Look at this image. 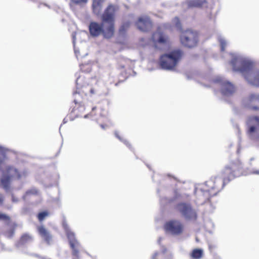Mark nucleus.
Listing matches in <instances>:
<instances>
[{
  "instance_id": "41",
  "label": "nucleus",
  "mask_w": 259,
  "mask_h": 259,
  "mask_svg": "<svg viewBox=\"0 0 259 259\" xmlns=\"http://www.w3.org/2000/svg\"><path fill=\"white\" fill-rule=\"evenodd\" d=\"M158 253L155 252L152 256V259H156V256L157 255Z\"/></svg>"
},
{
  "instance_id": "6",
  "label": "nucleus",
  "mask_w": 259,
  "mask_h": 259,
  "mask_svg": "<svg viewBox=\"0 0 259 259\" xmlns=\"http://www.w3.org/2000/svg\"><path fill=\"white\" fill-rule=\"evenodd\" d=\"M89 30L91 35L93 36H98L102 34L105 38H110L112 37L114 33L111 28L108 27V26L104 23L99 24L96 22H92L89 25Z\"/></svg>"
},
{
  "instance_id": "17",
  "label": "nucleus",
  "mask_w": 259,
  "mask_h": 259,
  "mask_svg": "<svg viewBox=\"0 0 259 259\" xmlns=\"http://www.w3.org/2000/svg\"><path fill=\"white\" fill-rule=\"evenodd\" d=\"M105 0H93L92 10L94 14L99 15L101 14Z\"/></svg>"
},
{
  "instance_id": "23",
  "label": "nucleus",
  "mask_w": 259,
  "mask_h": 259,
  "mask_svg": "<svg viewBox=\"0 0 259 259\" xmlns=\"http://www.w3.org/2000/svg\"><path fill=\"white\" fill-rule=\"evenodd\" d=\"M38 193L37 190L35 188H32L25 193V194L23 196L22 198L24 200H26L28 197L36 195Z\"/></svg>"
},
{
  "instance_id": "15",
  "label": "nucleus",
  "mask_w": 259,
  "mask_h": 259,
  "mask_svg": "<svg viewBox=\"0 0 259 259\" xmlns=\"http://www.w3.org/2000/svg\"><path fill=\"white\" fill-rule=\"evenodd\" d=\"M183 225L178 220H171L165 225V229L166 231L174 235H179L183 231Z\"/></svg>"
},
{
  "instance_id": "10",
  "label": "nucleus",
  "mask_w": 259,
  "mask_h": 259,
  "mask_svg": "<svg viewBox=\"0 0 259 259\" xmlns=\"http://www.w3.org/2000/svg\"><path fill=\"white\" fill-rule=\"evenodd\" d=\"M177 208L186 220L195 221L197 219V212L190 204L181 202L177 205Z\"/></svg>"
},
{
  "instance_id": "40",
  "label": "nucleus",
  "mask_w": 259,
  "mask_h": 259,
  "mask_svg": "<svg viewBox=\"0 0 259 259\" xmlns=\"http://www.w3.org/2000/svg\"><path fill=\"white\" fill-rule=\"evenodd\" d=\"M158 253L155 252L152 256V259H156V256L157 255Z\"/></svg>"
},
{
  "instance_id": "13",
  "label": "nucleus",
  "mask_w": 259,
  "mask_h": 259,
  "mask_svg": "<svg viewBox=\"0 0 259 259\" xmlns=\"http://www.w3.org/2000/svg\"><path fill=\"white\" fill-rule=\"evenodd\" d=\"M74 102L75 107L72 109V112L76 117H81L82 113L85 109L84 104L81 101L80 93L77 91L73 93Z\"/></svg>"
},
{
  "instance_id": "32",
  "label": "nucleus",
  "mask_w": 259,
  "mask_h": 259,
  "mask_svg": "<svg viewBox=\"0 0 259 259\" xmlns=\"http://www.w3.org/2000/svg\"><path fill=\"white\" fill-rule=\"evenodd\" d=\"M0 220L9 221L10 218L5 214L0 213Z\"/></svg>"
},
{
  "instance_id": "28",
  "label": "nucleus",
  "mask_w": 259,
  "mask_h": 259,
  "mask_svg": "<svg viewBox=\"0 0 259 259\" xmlns=\"http://www.w3.org/2000/svg\"><path fill=\"white\" fill-rule=\"evenodd\" d=\"M172 23L175 25L177 29L181 31L182 28L180 24V20L178 17H175L172 21Z\"/></svg>"
},
{
  "instance_id": "7",
  "label": "nucleus",
  "mask_w": 259,
  "mask_h": 259,
  "mask_svg": "<svg viewBox=\"0 0 259 259\" xmlns=\"http://www.w3.org/2000/svg\"><path fill=\"white\" fill-rule=\"evenodd\" d=\"M247 134L249 138L253 141L259 140V117L249 116L246 121Z\"/></svg>"
},
{
  "instance_id": "19",
  "label": "nucleus",
  "mask_w": 259,
  "mask_h": 259,
  "mask_svg": "<svg viewBox=\"0 0 259 259\" xmlns=\"http://www.w3.org/2000/svg\"><path fill=\"white\" fill-rule=\"evenodd\" d=\"M33 241L32 237L28 234H25L22 236L20 241L16 244L17 247H20L21 245H24L28 244Z\"/></svg>"
},
{
  "instance_id": "48",
  "label": "nucleus",
  "mask_w": 259,
  "mask_h": 259,
  "mask_svg": "<svg viewBox=\"0 0 259 259\" xmlns=\"http://www.w3.org/2000/svg\"><path fill=\"white\" fill-rule=\"evenodd\" d=\"M239 149L238 148L237 150V152H239Z\"/></svg>"
},
{
  "instance_id": "1",
  "label": "nucleus",
  "mask_w": 259,
  "mask_h": 259,
  "mask_svg": "<svg viewBox=\"0 0 259 259\" xmlns=\"http://www.w3.org/2000/svg\"><path fill=\"white\" fill-rule=\"evenodd\" d=\"M242 166L238 162L226 166L221 173V177L211 178L204 183L195 185V202L197 205H202L209 201L210 198L215 196L224 187L225 185L242 174Z\"/></svg>"
},
{
  "instance_id": "42",
  "label": "nucleus",
  "mask_w": 259,
  "mask_h": 259,
  "mask_svg": "<svg viewBox=\"0 0 259 259\" xmlns=\"http://www.w3.org/2000/svg\"><path fill=\"white\" fill-rule=\"evenodd\" d=\"M78 51L75 49L74 48V53L76 56V57H77V53H78Z\"/></svg>"
},
{
  "instance_id": "29",
  "label": "nucleus",
  "mask_w": 259,
  "mask_h": 259,
  "mask_svg": "<svg viewBox=\"0 0 259 259\" xmlns=\"http://www.w3.org/2000/svg\"><path fill=\"white\" fill-rule=\"evenodd\" d=\"M115 137L118 138L120 141L123 142L126 146L129 147V148H131V145L129 144V143L124 139H123L118 134L117 132H115Z\"/></svg>"
},
{
  "instance_id": "22",
  "label": "nucleus",
  "mask_w": 259,
  "mask_h": 259,
  "mask_svg": "<svg viewBox=\"0 0 259 259\" xmlns=\"http://www.w3.org/2000/svg\"><path fill=\"white\" fill-rule=\"evenodd\" d=\"M204 2L205 0H191L188 2V6L190 7H199Z\"/></svg>"
},
{
  "instance_id": "47",
  "label": "nucleus",
  "mask_w": 259,
  "mask_h": 259,
  "mask_svg": "<svg viewBox=\"0 0 259 259\" xmlns=\"http://www.w3.org/2000/svg\"><path fill=\"white\" fill-rule=\"evenodd\" d=\"M35 256L38 257V256L37 254H34Z\"/></svg>"
},
{
  "instance_id": "21",
  "label": "nucleus",
  "mask_w": 259,
  "mask_h": 259,
  "mask_svg": "<svg viewBox=\"0 0 259 259\" xmlns=\"http://www.w3.org/2000/svg\"><path fill=\"white\" fill-rule=\"evenodd\" d=\"M203 254V250L201 249H195L191 253V256L195 259H200Z\"/></svg>"
},
{
  "instance_id": "3",
  "label": "nucleus",
  "mask_w": 259,
  "mask_h": 259,
  "mask_svg": "<svg viewBox=\"0 0 259 259\" xmlns=\"http://www.w3.org/2000/svg\"><path fill=\"white\" fill-rule=\"evenodd\" d=\"M7 151V149L0 146V168L3 165V161L6 157ZM27 175L28 171L26 170L19 171L14 167L6 166L5 170L2 171V176L0 179V185L6 192H9L10 191V183L13 179H20L26 177Z\"/></svg>"
},
{
  "instance_id": "45",
  "label": "nucleus",
  "mask_w": 259,
  "mask_h": 259,
  "mask_svg": "<svg viewBox=\"0 0 259 259\" xmlns=\"http://www.w3.org/2000/svg\"><path fill=\"white\" fill-rule=\"evenodd\" d=\"M162 239V238L161 237H160L159 239H158V242L159 243H160V241H161V240Z\"/></svg>"
},
{
  "instance_id": "38",
  "label": "nucleus",
  "mask_w": 259,
  "mask_h": 259,
  "mask_svg": "<svg viewBox=\"0 0 259 259\" xmlns=\"http://www.w3.org/2000/svg\"><path fill=\"white\" fill-rule=\"evenodd\" d=\"M90 93L91 94L93 95V94H96V91L94 89L91 88L90 90Z\"/></svg>"
},
{
  "instance_id": "11",
  "label": "nucleus",
  "mask_w": 259,
  "mask_h": 259,
  "mask_svg": "<svg viewBox=\"0 0 259 259\" xmlns=\"http://www.w3.org/2000/svg\"><path fill=\"white\" fill-rule=\"evenodd\" d=\"M116 7L114 5H109L102 15L101 19L103 23L114 31V15Z\"/></svg>"
},
{
  "instance_id": "37",
  "label": "nucleus",
  "mask_w": 259,
  "mask_h": 259,
  "mask_svg": "<svg viewBox=\"0 0 259 259\" xmlns=\"http://www.w3.org/2000/svg\"><path fill=\"white\" fill-rule=\"evenodd\" d=\"M4 201V196L3 195L0 193V205H1Z\"/></svg>"
},
{
  "instance_id": "30",
  "label": "nucleus",
  "mask_w": 259,
  "mask_h": 259,
  "mask_svg": "<svg viewBox=\"0 0 259 259\" xmlns=\"http://www.w3.org/2000/svg\"><path fill=\"white\" fill-rule=\"evenodd\" d=\"M188 196L184 195V194H180L178 191H175V199L173 200H169L168 201L170 202L172 201H174L175 199L181 198L182 199H185L186 197H187Z\"/></svg>"
},
{
  "instance_id": "34",
  "label": "nucleus",
  "mask_w": 259,
  "mask_h": 259,
  "mask_svg": "<svg viewBox=\"0 0 259 259\" xmlns=\"http://www.w3.org/2000/svg\"><path fill=\"white\" fill-rule=\"evenodd\" d=\"M12 201L14 203H17L19 202V199L16 197L13 194H12Z\"/></svg>"
},
{
  "instance_id": "36",
  "label": "nucleus",
  "mask_w": 259,
  "mask_h": 259,
  "mask_svg": "<svg viewBox=\"0 0 259 259\" xmlns=\"http://www.w3.org/2000/svg\"><path fill=\"white\" fill-rule=\"evenodd\" d=\"M248 174H252L259 175V170H256L250 171Z\"/></svg>"
},
{
  "instance_id": "46",
  "label": "nucleus",
  "mask_w": 259,
  "mask_h": 259,
  "mask_svg": "<svg viewBox=\"0 0 259 259\" xmlns=\"http://www.w3.org/2000/svg\"><path fill=\"white\" fill-rule=\"evenodd\" d=\"M42 5L44 6H47V5H46V4H42Z\"/></svg>"
},
{
  "instance_id": "31",
  "label": "nucleus",
  "mask_w": 259,
  "mask_h": 259,
  "mask_svg": "<svg viewBox=\"0 0 259 259\" xmlns=\"http://www.w3.org/2000/svg\"><path fill=\"white\" fill-rule=\"evenodd\" d=\"M48 215L47 211H43L38 214L37 217L39 221H42Z\"/></svg>"
},
{
  "instance_id": "35",
  "label": "nucleus",
  "mask_w": 259,
  "mask_h": 259,
  "mask_svg": "<svg viewBox=\"0 0 259 259\" xmlns=\"http://www.w3.org/2000/svg\"><path fill=\"white\" fill-rule=\"evenodd\" d=\"M14 233L13 229H11L8 233H6L5 235L8 238H11Z\"/></svg>"
},
{
  "instance_id": "14",
  "label": "nucleus",
  "mask_w": 259,
  "mask_h": 259,
  "mask_svg": "<svg viewBox=\"0 0 259 259\" xmlns=\"http://www.w3.org/2000/svg\"><path fill=\"white\" fill-rule=\"evenodd\" d=\"M152 40L155 48L159 49H162L163 48L160 47H158V45L166 46L168 44L167 36L163 32H161L159 29H157V30L153 34Z\"/></svg>"
},
{
  "instance_id": "20",
  "label": "nucleus",
  "mask_w": 259,
  "mask_h": 259,
  "mask_svg": "<svg viewBox=\"0 0 259 259\" xmlns=\"http://www.w3.org/2000/svg\"><path fill=\"white\" fill-rule=\"evenodd\" d=\"M71 8L75 6H83L86 5L89 0H65Z\"/></svg>"
},
{
  "instance_id": "9",
  "label": "nucleus",
  "mask_w": 259,
  "mask_h": 259,
  "mask_svg": "<svg viewBox=\"0 0 259 259\" xmlns=\"http://www.w3.org/2000/svg\"><path fill=\"white\" fill-rule=\"evenodd\" d=\"M213 82L220 87L221 92L223 96H230L235 92L234 85L224 77L217 76L213 80Z\"/></svg>"
},
{
  "instance_id": "44",
  "label": "nucleus",
  "mask_w": 259,
  "mask_h": 259,
  "mask_svg": "<svg viewBox=\"0 0 259 259\" xmlns=\"http://www.w3.org/2000/svg\"><path fill=\"white\" fill-rule=\"evenodd\" d=\"M67 121V120L66 118H64V120H63V123H66Z\"/></svg>"
},
{
  "instance_id": "39",
  "label": "nucleus",
  "mask_w": 259,
  "mask_h": 259,
  "mask_svg": "<svg viewBox=\"0 0 259 259\" xmlns=\"http://www.w3.org/2000/svg\"><path fill=\"white\" fill-rule=\"evenodd\" d=\"M100 126L101 127V128L102 129L105 130L106 128V127H107V125L106 124H101L100 125Z\"/></svg>"
},
{
  "instance_id": "4",
  "label": "nucleus",
  "mask_w": 259,
  "mask_h": 259,
  "mask_svg": "<svg viewBox=\"0 0 259 259\" xmlns=\"http://www.w3.org/2000/svg\"><path fill=\"white\" fill-rule=\"evenodd\" d=\"M183 55L180 49L172 51L168 54L162 55L159 60V65L164 70H172L178 64Z\"/></svg>"
},
{
  "instance_id": "26",
  "label": "nucleus",
  "mask_w": 259,
  "mask_h": 259,
  "mask_svg": "<svg viewBox=\"0 0 259 259\" xmlns=\"http://www.w3.org/2000/svg\"><path fill=\"white\" fill-rule=\"evenodd\" d=\"M83 77L81 76V75H79L76 79V84L77 86V88L79 89V88H81L82 86H83Z\"/></svg>"
},
{
  "instance_id": "8",
  "label": "nucleus",
  "mask_w": 259,
  "mask_h": 259,
  "mask_svg": "<svg viewBox=\"0 0 259 259\" xmlns=\"http://www.w3.org/2000/svg\"><path fill=\"white\" fill-rule=\"evenodd\" d=\"M181 44L187 47H195L198 42V33L190 29L182 32L180 35Z\"/></svg>"
},
{
  "instance_id": "2",
  "label": "nucleus",
  "mask_w": 259,
  "mask_h": 259,
  "mask_svg": "<svg viewBox=\"0 0 259 259\" xmlns=\"http://www.w3.org/2000/svg\"><path fill=\"white\" fill-rule=\"evenodd\" d=\"M231 64L235 71L240 72L247 81L255 86H259V70L254 68L253 62L244 56L233 54Z\"/></svg>"
},
{
  "instance_id": "12",
  "label": "nucleus",
  "mask_w": 259,
  "mask_h": 259,
  "mask_svg": "<svg viewBox=\"0 0 259 259\" xmlns=\"http://www.w3.org/2000/svg\"><path fill=\"white\" fill-rule=\"evenodd\" d=\"M242 104L247 108L253 110H259V94H249L243 99Z\"/></svg>"
},
{
  "instance_id": "16",
  "label": "nucleus",
  "mask_w": 259,
  "mask_h": 259,
  "mask_svg": "<svg viewBox=\"0 0 259 259\" xmlns=\"http://www.w3.org/2000/svg\"><path fill=\"white\" fill-rule=\"evenodd\" d=\"M136 25L137 28L142 31H147L152 26V23L150 18L146 15L140 17L136 22Z\"/></svg>"
},
{
  "instance_id": "33",
  "label": "nucleus",
  "mask_w": 259,
  "mask_h": 259,
  "mask_svg": "<svg viewBox=\"0 0 259 259\" xmlns=\"http://www.w3.org/2000/svg\"><path fill=\"white\" fill-rule=\"evenodd\" d=\"M96 108L95 107H93L92 108V112L90 114H87L84 115L83 117L84 118H87L89 117V116H91V117H92L93 118V117H94L93 112L96 109Z\"/></svg>"
},
{
  "instance_id": "24",
  "label": "nucleus",
  "mask_w": 259,
  "mask_h": 259,
  "mask_svg": "<svg viewBox=\"0 0 259 259\" xmlns=\"http://www.w3.org/2000/svg\"><path fill=\"white\" fill-rule=\"evenodd\" d=\"M130 22L128 21L124 22L119 28V34L120 35H124L125 33L126 30L130 26Z\"/></svg>"
},
{
  "instance_id": "18",
  "label": "nucleus",
  "mask_w": 259,
  "mask_h": 259,
  "mask_svg": "<svg viewBox=\"0 0 259 259\" xmlns=\"http://www.w3.org/2000/svg\"><path fill=\"white\" fill-rule=\"evenodd\" d=\"M38 231L41 237L47 243L49 244L52 239V236L50 233L43 226L38 227Z\"/></svg>"
},
{
  "instance_id": "25",
  "label": "nucleus",
  "mask_w": 259,
  "mask_h": 259,
  "mask_svg": "<svg viewBox=\"0 0 259 259\" xmlns=\"http://www.w3.org/2000/svg\"><path fill=\"white\" fill-rule=\"evenodd\" d=\"M218 40L220 43L221 51L225 50V47L227 45V42L226 39L222 36H219L218 37Z\"/></svg>"
},
{
  "instance_id": "49",
  "label": "nucleus",
  "mask_w": 259,
  "mask_h": 259,
  "mask_svg": "<svg viewBox=\"0 0 259 259\" xmlns=\"http://www.w3.org/2000/svg\"><path fill=\"white\" fill-rule=\"evenodd\" d=\"M94 119V120H97V119H96V118H94V119Z\"/></svg>"
},
{
  "instance_id": "43",
  "label": "nucleus",
  "mask_w": 259,
  "mask_h": 259,
  "mask_svg": "<svg viewBox=\"0 0 259 259\" xmlns=\"http://www.w3.org/2000/svg\"><path fill=\"white\" fill-rule=\"evenodd\" d=\"M73 44L74 45V43H75V36L74 35H73Z\"/></svg>"
},
{
  "instance_id": "27",
  "label": "nucleus",
  "mask_w": 259,
  "mask_h": 259,
  "mask_svg": "<svg viewBox=\"0 0 259 259\" xmlns=\"http://www.w3.org/2000/svg\"><path fill=\"white\" fill-rule=\"evenodd\" d=\"M80 67V70L83 72H90L92 69L90 64H82Z\"/></svg>"
},
{
  "instance_id": "5",
  "label": "nucleus",
  "mask_w": 259,
  "mask_h": 259,
  "mask_svg": "<svg viewBox=\"0 0 259 259\" xmlns=\"http://www.w3.org/2000/svg\"><path fill=\"white\" fill-rule=\"evenodd\" d=\"M63 227L65 231L70 248L72 249L73 259H78L79 257V251L82 249V246L76 239L74 233L71 231L65 221L63 222Z\"/></svg>"
}]
</instances>
